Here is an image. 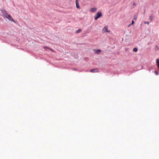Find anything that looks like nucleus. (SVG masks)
Returning a JSON list of instances; mask_svg holds the SVG:
<instances>
[{"mask_svg": "<svg viewBox=\"0 0 159 159\" xmlns=\"http://www.w3.org/2000/svg\"><path fill=\"white\" fill-rule=\"evenodd\" d=\"M3 16L4 17L6 18L11 21L14 22H15L13 18L11 17V16L10 15L8 14L6 11H3Z\"/></svg>", "mask_w": 159, "mask_h": 159, "instance_id": "1", "label": "nucleus"}, {"mask_svg": "<svg viewBox=\"0 0 159 159\" xmlns=\"http://www.w3.org/2000/svg\"><path fill=\"white\" fill-rule=\"evenodd\" d=\"M102 16V13L101 12H98L96 16L94 17L95 20H97L99 18Z\"/></svg>", "mask_w": 159, "mask_h": 159, "instance_id": "2", "label": "nucleus"}, {"mask_svg": "<svg viewBox=\"0 0 159 159\" xmlns=\"http://www.w3.org/2000/svg\"><path fill=\"white\" fill-rule=\"evenodd\" d=\"M102 31L103 32H109L110 31L108 30V26H106L104 27L102 30Z\"/></svg>", "mask_w": 159, "mask_h": 159, "instance_id": "3", "label": "nucleus"}, {"mask_svg": "<svg viewBox=\"0 0 159 159\" xmlns=\"http://www.w3.org/2000/svg\"><path fill=\"white\" fill-rule=\"evenodd\" d=\"M97 10V8L96 7H93L91 8L90 10V11L91 12H95Z\"/></svg>", "mask_w": 159, "mask_h": 159, "instance_id": "4", "label": "nucleus"}, {"mask_svg": "<svg viewBox=\"0 0 159 159\" xmlns=\"http://www.w3.org/2000/svg\"><path fill=\"white\" fill-rule=\"evenodd\" d=\"M90 71L91 72L94 73L97 72H98V70L97 69H94L91 70Z\"/></svg>", "mask_w": 159, "mask_h": 159, "instance_id": "5", "label": "nucleus"}, {"mask_svg": "<svg viewBox=\"0 0 159 159\" xmlns=\"http://www.w3.org/2000/svg\"><path fill=\"white\" fill-rule=\"evenodd\" d=\"M94 51L95 53L98 54H99L101 52V50L100 49H95Z\"/></svg>", "mask_w": 159, "mask_h": 159, "instance_id": "6", "label": "nucleus"}, {"mask_svg": "<svg viewBox=\"0 0 159 159\" xmlns=\"http://www.w3.org/2000/svg\"><path fill=\"white\" fill-rule=\"evenodd\" d=\"M78 0H76L75 2L76 5V7L77 8H80V6L79 4V3L78 2Z\"/></svg>", "mask_w": 159, "mask_h": 159, "instance_id": "7", "label": "nucleus"}, {"mask_svg": "<svg viewBox=\"0 0 159 159\" xmlns=\"http://www.w3.org/2000/svg\"><path fill=\"white\" fill-rule=\"evenodd\" d=\"M156 64L158 69V71L159 72V59H156Z\"/></svg>", "mask_w": 159, "mask_h": 159, "instance_id": "8", "label": "nucleus"}, {"mask_svg": "<svg viewBox=\"0 0 159 159\" xmlns=\"http://www.w3.org/2000/svg\"><path fill=\"white\" fill-rule=\"evenodd\" d=\"M133 51L134 52H136L138 51V48H133Z\"/></svg>", "mask_w": 159, "mask_h": 159, "instance_id": "9", "label": "nucleus"}, {"mask_svg": "<svg viewBox=\"0 0 159 159\" xmlns=\"http://www.w3.org/2000/svg\"><path fill=\"white\" fill-rule=\"evenodd\" d=\"M153 17L152 16H151L149 17V19L151 20H152L153 19Z\"/></svg>", "mask_w": 159, "mask_h": 159, "instance_id": "10", "label": "nucleus"}, {"mask_svg": "<svg viewBox=\"0 0 159 159\" xmlns=\"http://www.w3.org/2000/svg\"><path fill=\"white\" fill-rule=\"evenodd\" d=\"M134 23V21L133 20L132 21V23H131V24H129L128 25V26L129 27L131 25H133Z\"/></svg>", "mask_w": 159, "mask_h": 159, "instance_id": "11", "label": "nucleus"}, {"mask_svg": "<svg viewBox=\"0 0 159 159\" xmlns=\"http://www.w3.org/2000/svg\"><path fill=\"white\" fill-rule=\"evenodd\" d=\"M81 31V29H78V30H77L76 31V33H79Z\"/></svg>", "mask_w": 159, "mask_h": 159, "instance_id": "12", "label": "nucleus"}, {"mask_svg": "<svg viewBox=\"0 0 159 159\" xmlns=\"http://www.w3.org/2000/svg\"><path fill=\"white\" fill-rule=\"evenodd\" d=\"M155 73L156 74V75H157L158 74V72H157V71H155Z\"/></svg>", "mask_w": 159, "mask_h": 159, "instance_id": "13", "label": "nucleus"}, {"mask_svg": "<svg viewBox=\"0 0 159 159\" xmlns=\"http://www.w3.org/2000/svg\"><path fill=\"white\" fill-rule=\"evenodd\" d=\"M144 24H148L149 25V22H147V21H145L144 22Z\"/></svg>", "mask_w": 159, "mask_h": 159, "instance_id": "14", "label": "nucleus"}, {"mask_svg": "<svg viewBox=\"0 0 159 159\" xmlns=\"http://www.w3.org/2000/svg\"><path fill=\"white\" fill-rule=\"evenodd\" d=\"M137 19V16H135L134 18V20H136Z\"/></svg>", "mask_w": 159, "mask_h": 159, "instance_id": "15", "label": "nucleus"}, {"mask_svg": "<svg viewBox=\"0 0 159 159\" xmlns=\"http://www.w3.org/2000/svg\"><path fill=\"white\" fill-rule=\"evenodd\" d=\"M156 50L157 49H158V46H156Z\"/></svg>", "mask_w": 159, "mask_h": 159, "instance_id": "16", "label": "nucleus"}, {"mask_svg": "<svg viewBox=\"0 0 159 159\" xmlns=\"http://www.w3.org/2000/svg\"><path fill=\"white\" fill-rule=\"evenodd\" d=\"M136 4L135 2L133 3V6H136Z\"/></svg>", "mask_w": 159, "mask_h": 159, "instance_id": "17", "label": "nucleus"}]
</instances>
